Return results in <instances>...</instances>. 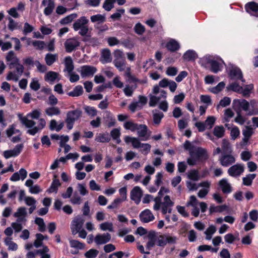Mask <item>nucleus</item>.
I'll use <instances>...</instances> for the list:
<instances>
[{
    "mask_svg": "<svg viewBox=\"0 0 258 258\" xmlns=\"http://www.w3.org/2000/svg\"><path fill=\"white\" fill-rule=\"evenodd\" d=\"M27 172L24 168H21L18 172L14 173L10 178L12 181H17L19 180H24L27 177Z\"/></svg>",
    "mask_w": 258,
    "mask_h": 258,
    "instance_id": "obj_26",
    "label": "nucleus"
},
{
    "mask_svg": "<svg viewBox=\"0 0 258 258\" xmlns=\"http://www.w3.org/2000/svg\"><path fill=\"white\" fill-rule=\"evenodd\" d=\"M229 76L232 80H240L242 82H244L241 70L237 67H233L231 69L229 72Z\"/></svg>",
    "mask_w": 258,
    "mask_h": 258,
    "instance_id": "obj_27",
    "label": "nucleus"
},
{
    "mask_svg": "<svg viewBox=\"0 0 258 258\" xmlns=\"http://www.w3.org/2000/svg\"><path fill=\"white\" fill-rule=\"evenodd\" d=\"M78 17L76 13L71 14L60 20V24L61 25H66L71 23L74 19Z\"/></svg>",
    "mask_w": 258,
    "mask_h": 258,
    "instance_id": "obj_42",
    "label": "nucleus"
},
{
    "mask_svg": "<svg viewBox=\"0 0 258 258\" xmlns=\"http://www.w3.org/2000/svg\"><path fill=\"white\" fill-rule=\"evenodd\" d=\"M152 112L154 123L158 125L160 123L162 118L164 117V114L162 112L158 110H154Z\"/></svg>",
    "mask_w": 258,
    "mask_h": 258,
    "instance_id": "obj_41",
    "label": "nucleus"
},
{
    "mask_svg": "<svg viewBox=\"0 0 258 258\" xmlns=\"http://www.w3.org/2000/svg\"><path fill=\"white\" fill-rule=\"evenodd\" d=\"M197 57L196 53L193 50H188L183 55L184 59L186 60H194Z\"/></svg>",
    "mask_w": 258,
    "mask_h": 258,
    "instance_id": "obj_55",
    "label": "nucleus"
},
{
    "mask_svg": "<svg viewBox=\"0 0 258 258\" xmlns=\"http://www.w3.org/2000/svg\"><path fill=\"white\" fill-rule=\"evenodd\" d=\"M219 185L225 194H229L232 191V187L226 178L220 180L219 182Z\"/></svg>",
    "mask_w": 258,
    "mask_h": 258,
    "instance_id": "obj_34",
    "label": "nucleus"
},
{
    "mask_svg": "<svg viewBox=\"0 0 258 258\" xmlns=\"http://www.w3.org/2000/svg\"><path fill=\"white\" fill-rule=\"evenodd\" d=\"M114 63L119 71L125 70L126 61L122 51L117 49L114 51Z\"/></svg>",
    "mask_w": 258,
    "mask_h": 258,
    "instance_id": "obj_7",
    "label": "nucleus"
},
{
    "mask_svg": "<svg viewBox=\"0 0 258 258\" xmlns=\"http://www.w3.org/2000/svg\"><path fill=\"white\" fill-rule=\"evenodd\" d=\"M222 148L223 152L225 153H231L232 152L231 146L229 141L226 139L222 140Z\"/></svg>",
    "mask_w": 258,
    "mask_h": 258,
    "instance_id": "obj_54",
    "label": "nucleus"
},
{
    "mask_svg": "<svg viewBox=\"0 0 258 258\" xmlns=\"http://www.w3.org/2000/svg\"><path fill=\"white\" fill-rule=\"evenodd\" d=\"M216 227L213 225H210L204 232L206 235V239L208 240H211L212 238L213 235L216 232Z\"/></svg>",
    "mask_w": 258,
    "mask_h": 258,
    "instance_id": "obj_44",
    "label": "nucleus"
},
{
    "mask_svg": "<svg viewBox=\"0 0 258 258\" xmlns=\"http://www.w3.org/2000/svg\"><path fill=\"white\" fill-rule=\"evenodd\" d=\"M134 30L136 34L141 35L145 32V27L141 23H137L134 26Z\"/></svg>",
    "mask_w": 258,
    "mask_h": 258,
    "instance_id": "obj_53",
    "label": "nucleus"
},
{
    "mask_svg": "<svg viewBox=\"0 0 258 258\" xmlns=\"http://www.w3.org/2000/svg\"><path fill=\"white\" fill-rule=\"evenodd\" d=\"M58 76V73L53 71H49L45 74L44 80L46 82L53 83L57 79Z\"/></svg>",
    "mask_w": 258,
    "mask_h": 258,
    "instance_id": "obj_37",
    "label": "nucleus"
},
{
    "mask_svg": "<svg viewBox=\"0 0 258 258\" xmlns=\"http://www.w3.org/2000/svg\"><path fill=\"white\" fill-rule=\"evenodd\" d=\"M244 171V166L242 164H236L231 166L228 170L229 175L232 177L240 176Z\"/></svg>",
    "mask_w": 258,
    "mask_h": 258,
    "instance_id": "obj_13",
    "label": "nucleus"
},
{
    "mask_svg": "<svg viewBox=\"0 0 258 258\" xmlns=\"http://www.w3.org/2000/svg\"><path fill=\"white\" fill-rule=\"evenodd\" d=\"M90 19L92 22H98V23H103L105 21V16L97 14L95 15H93L90 17Z\"/></svg>",
    "mask_w": 258,
    "mask_h": 258,
    "instance_id": "obj_60",
    "label": "nucleus"
},
{
    "mask_svg": "<svg viewBox=\"0 0 258 258\" xmlns=\"http://www.w3.org/2000/svg\"><path fill=\"white\" fill-rule=\"evenodd\" d=\"M81 42L77 37L67 39L64 43L66 52L68 53L76 50L80 45Z\"/></svg>",
    "mask_w": 258,
    "mask_h": 258,
    "instance_id": "obj_11",
    "label": "nucleus"
},
{
    "mask_svg": "<svg viewBox=\"0 0 258 258\" xmlns=\"http://www.w3.org/2000/svg\"><path fill=\"white\" fill-rule=\"evenodd\" d=\"M27 215L26 208L24 207H20L17 209L13 216L17 218L18 222H24V223H25L27 221Z\"/></svg>",
    "mask_w": 258,
    "mask_h": 258,
    "instance_id": "obj_16",
    "label": "nucleus"
},
{
    "mask_svg": "<svg viewBox=\"0 0 258 258\" xmlns=\"http://www.w3.org/2000/svg\"><path fill=\"white\" fill-rule=\"evenodd\" d=\"M111 239V235L109 233L98 234L95 237L94 240L97 244H103L108 242Z\"/></svg>",
    "mask_w": 258,
    "mask_h": 258,
    "instance_id": "obj_33",
    "label": "nucleus"
},
{
    "mask_svg": "<svg viewBox=\"0 0 258 258\" xmlns=\"http://www.w3.org/2000/svg\"><path fill=\"white\" fill-rule=\"evenodd\" d=\"M185 150L189 152V157L187 159V163L190 166L197 164L200 161L205 160L208 158L207 151L195 145L188 141L183 144Z\"/></svg>",
    "mask_w": 258,
    "mask_h": 258,
    "instance_id": "obj_1",
    "label": "nucleus"
},
{
    "mask_svg": "<svg viewBox=\"0 0 258 258\" xmlns=\"http://www.w3.org/2000/svg\"><path fill=\"white\" fill-rule=\"evenodd\" d=\"M169 191V190L167 188L164 187H161L158 192V196L154 200L155 204L153 209L158 211L161 208L162 213L164 215L170 213L174 205V202L171 201L169 196L166 195L163 197L164 194L168 193Z\"/></svg>",
    "mask_w": 258,
    "mask_h": 258,
    "instance_id": "obj_2",
    "label": "nucleus"
},
{
    "mask_svg": "<svg viewBox=\"0 0 258 258\" xmlns=\"http://www.w3.org/2000/svg\"><path fill=\"white\" fill-rule=\"evenodd\" d=\"M35 223L38 226V230L40 232L45 231V224L42 218L37 217L35 219Z\"/></svg>",
    "mask_w": 258,
    "mask_h": 258,
    "instance_id": "obj_52",
    "label": "nucleus"
},
{
    "mask_svg": "<svg viewBox=\"0 0 258 258\" xmlns=\"http://www.w3.org/2000/svg\"><path fill=\"white\" fill-rule=\"evenodd\" d=\"M141 221L144 223H148L153 221L155 217L151 211L149 209H146L140 215Z\"/></svg>",
    "mask_w": 258,
    "mask_h": 258,
    "instance_id": "obj_29",
    "label": "nucleus"
},
{
    "mask_svg": "<svg viewBox=\"0 0 258 258\" xmlns=\"http://www.w3.org/2000/svg\"><path fill=\"white\" fill-rule=\"evenodd\" d=\"M9 23L8 24V29L13 31L15 29L19 28L18 23L15 22L12 18L9 17L8 18Z\"/></svg>",
    "mask_w": 258,
    "mask_h": 258,
    "instance_id": "obj_59",
    "label": "nucleus"
},
{
    "mask_svg": "<svg viewBox=\"0 0 258 258\" xmlns=\"http://www.w3.org/2000/svg\"><path fill=\"white\" fill-rule=\"evenodd\" d=\"M42 5L45 7L44 14L46 16L50 15L55 7V3L53 0H43Z\"/></svg>",
    "mask_w": 258,
    "mask_h": 258,
    "instance_id": "obj_22",
    "label": "nucleus"
},
{
    "mask_svg": "<svg viewBox=\"0 0 258 258\" xmlns=\"http://www.w3.org/2000/svg\"><path fill=\"white\" fill-rule=\"evenodd\" d=\"M89 22L86 17L82 16L74 22L73 28L75 31H79L78 33L81 36H86L89 31Z\"/></svg>",
    "mask_w": 258,
    "mask_h": 258,
    "instance_id": "obj_6",
    "label": "nucleus"
},
{
    "mask_svg": "<svg viewBox=\"0 0 258 258\" xmlns=\"http://www.w3.org/2000/svg\"><path fill=\"white\" fill-rule=\"evenodd\" d=\"M138 125V123H136L133 121H127L124 122L123 123V127L125 129L130 130L133 132L136 131Z\"/></svg>",
    "mask_w": 258,
    "mask_h": 258,
    "instance_id": "obj_47",
    "label": "nucleus"
},
{
    "mask_svg": "<svg viewBox=\"0 0 258 258\" xmlns=\"http://www.w3.org/2000/svg\"><path fill=\"white\" fill-rule=\"evenodd\" d=\"M211 185V182L205 181L201 182L199 184V187H203V188L199 190L198 196L200 198H204L208 194L209 188Z\"/></svg>",
    "mask_w": 258,
    "mask_h": 258,
    "instance_id": "obj_24",
    "label": "nucleus"
},
{
    "mask_svg": "<svg viewBox=\"0 0 258 258\" xmlns=\"http://www.w3.org/2000/svg\"><path fill=\"white\" fill-rule=\"evenodd\" d=\"M23 148L22 144H18L13 150H6L3 152V156L6 159L18 156Z\"/></svg>",
    "mask_w": 258,
    "mask_h": 258,
    "instance_id": "obj_14",
    "label": "nucleus"
},
{
    "mask_svg": "<svg viewBox=\"0 0 258 258\" xmlns=\"http://www.w3.org/2000/svg\"><path fill=\"white\" fill-rule=\"evenodd\" d=\"M232 106L235 110H243L247 115L258 114V106L254 100H251L248 102L245 99H234Z\"/></svg>",
    "mask_w": 258,
    "mask_h": 258,
    "instance_id": "obj_3",
    "label": "nucleus"
},
{
    "mask_svg": "<svg viewBox=\"0 0 258 258\" xmlns=\"http://www.w3.org/2000/svg\"><path fill=\"white\" fill-rule=\"evenodd\" d=\"M254 133V129L250 126H246L242 130V134L244 136L242 139L241 145L243 146L246 145L248 141L251 136Z\"/></svg>",
    "mask_w": 258,
    "mask_h": 258,
    "instance_id": "obj_19",
    "label": "nucleus"
},
{
    "mask_svg": "<svg viewBox=\"0 0 258 258\" xmlns=\"http://www.w3.org/2000/svg\"><path fill=\"white\" fill-rule=\"evenodd\" d=\"M124 141L127 145H131L135 149H139L142 143L138 138L126 136L124 137Z\"/></svg>",
    "mask_w": 258,
    "mask_h": 258,
    "instance_id": "obj_21",
    "label": "nucleus"
},
{
    "mask_svg": "<svg viewBox=\"0 0 258 258\" xmlns=\"http://www.w3.org/2000/svg\"><path fill=\"white\" fill-rule=\"evenodd\" d=\"M83 92V88L81 86H76L74 89L69 93V95L70 96H79L81 95Z\"/></svg>",
    "mask_w": 258,
    "mask_h": 258,
    "instance_id": "obj_56",
    "label": "nucleus"
},
{
    "mask_svg": "<svg viewBox=\"0 0 258 258\" xmlns=\"http://www.w3.org/2000/svg\"><path fill=\"white\" fill-rule=\"evenodd\" d=\"M60 186V183L58 179L55 178L53 179L50 187L47 190L48 193L57 192L58 187Z\"/></svg>",
    "mask_w": 258,
    "mask_h": 258,
    "instance_id": "obj_43",
    "label": "nucleus"
},
{
    "mask_svg": "<svg viewBox=\"0 0 258 258\" xmlns=\"http://www.w3.org/2000/svg\"><path fill=\"white\" fill-rule=\"evenodd\" d=\"M85 219L81 216H78L74 218L71 224V230L73 235L79 234V236L85 238L87 236L86 231L83 229Z\"/></svg>",
    "mask_w": 258,
    "mask_h": 258,
    "instance_id": "obj_5",
    "label": "nucleus"
},
{
    "mask_svg": "<svg viewBox=\"0 0 258 258\" xmlns=\"http://www.w3.org/2000/svg\"><path fill=\"white\" fill-rule=\"evenodd\" d=\"M166 92L164 90H161L159 95H151L150 97L149 105L154 107L157 103L161 99H165L166 98Z\"/></svg>",
    "mask_w": 258,
    "mask_h": 258,
    "instance_id": "obj_18",
    "label": "nucleus"
},
{
    "mask_svg": "<svg viewBox=\"0 0 258 258\" xmlns=\"http://www.w3.org/2000/svg\"><path fill=\"white\" fill-rule=\"evenodd\" d=\"M198 205V201L195 196H191L189 198V201L187 203V206H191L193 207L191 211V214L193 216L197 217L199 215V210L197 207Z\"/></svg>",
    "mask_w": 258,
    "mask_h": 258,
    "instance_id": "obj_20",
    "label": "nucleus"
},
{
    "mask_svg": "<svg viewBox=\"0 0 258 258\" xmlns=\"http://www.w3.org/2000/svg\"><path fill=\"white\" fill-rule=\"evenodd\" d=\"M151 146L148 143H142L140 146L141 152L144 154L147 155L151 150Z\"/></svg>",
    "mask_w": 258,
    "mask_h": 258,
    "instance_id": "obj_62",
    "label": "nucleus"
},
{
    "mask_svg": "<svg viewBox=\"0 0 258 258\" xmlns=\"http://www.w3.org/2000/svg\"><path fill=\"white\" fill-rule=\"evenodd\" d=\"M111 53L109 49H103L101 52L100 61L103 63H108L111 61Z\"/></svg>",
    "mask_w": 258,
    "mask_h": 258,
    "instance_id": "obj_31",
    "label": "nucleus"
},
{
    "mask_svg": "<svg viewBox=\"0 0 258 258\" xmlns=\"http://www.w3.org/2000/svg\"><path fill=\"white\" fill-rule=\"evenodd\" d=\"M226 206H211L209 209V212L210 214H212L213 213H221L224 211L226 209Z\"/></svg>",
    "mask_w": 258,
    "mask_h": 258,
    "instance_id": "obj_58",
    "label": "nucleus"
},
{
    "mask_svg": "<svg viewBox=\"0 0 258 258\" xmlns=\"http://www.w3.org/2000/svg\"><path fill=\"white\" fill-rule=\"evenodd\" d=\"M255 174H248L245 177L242 178L243 184L246 186H249L251 184L252 180L255 177Z\"/></svg>",
    "mask_w": 258,
    "mask_h": 258,
    "instance_id": "obj_49",
    "label": "nucleus"
},
{
    "mask_svg": "<svg viewBox=\"0 0 258 258\" xmlns=\"http://www.w3.org/2000/svg\"><path fill=\"white\" fill-rule=\"evenodd\" d=\"M4 243L9 250L16 251L18 248L17 244L13 241L12 237H6L4 239Z\"/></svg>",
    "mask_w": 258,
    "mask_h": 258,
    "instance_id": "obj_35",
    "label": "nucleus"
},
{
    "mask_svg": "<svg viewBox=\"0 0 258 258\" xmlns=\"http://www.w3.org/2000/svg\"><path fill=\"white\" fill-rule=\"evenodd\" d=\"M64 126L63 122H61L59 124H57L56 121L55 119H52L49 123V129L51 131L55 130L57 132L60 131Z\"/></svg>",
    "mask_w": 258,
    "mask_h": 258,
    "instance_id": "obj_40",
    "label": "nucleus"
},
{
    "mask_svg": "<svg viewBox=\"0 0 258 258\" xmlns=\"http://www.w3.org/2000/svg\"><path fill=\"white\" fill-rule=\"evenodd\" d=\"M15 68L16 72L11 71L8 73L6 78L8 81L13 80L17 82L22 75L24 70L22 64H18Z\"/></svg>",
    "mask_w": 258,
    "mask_h": 258,
    "instance_id": "obj_12",
    "label": "nucleus"
},
{
    "mask_svg": "<svg viewBox=\"0 0 258 258\" xmlns=\"http://www.w3.org/2000/svg\"><path fill=\"white\" fill-rule=\"evenodd\" d=\"M142 195L143 192L141 188L139 186H136L131 192V198L136 204H138L141 201Z\"/></svg>",
    "mask_w": 258,
    "mask_h": 258,
    "instance_id": "obj_25",
    "label": "nucleus"
},
{
    "mask_svg": "<svg viewBox=\"0 0 258 258\" xmlns=\"http://www.w3.org/2000/svg\"><path fill=\"white\" fill-rule=\"evenodd\" d=\"M95 67L90 66H84L81 68L80 73L82 78L92 76L96 72Z\"/></svg>",
    "mask_w": 258,
    "mask_h": 258,
    "instance_id": "obj_17",
    "label": "nucleus"
},
{
    "mask_svg": "<svg viewBox=\"0 0 258 258\" xmlns=\"http://www.w3.org/2000/svg\"><path fill=\"white\" fill-rule=\"evenodd\" d=\"M205 60L210 64L211 70L214 73H217L221 70L224 61L221 59H215L208 56L205 58Z\"/></svg>",
    "mask_w": 258,
    "mask_h": 258,
    "instance_id": "obj_9",
    "label": "nucleus"
},
{
    "mask_svg": "<svg viewBox=\"0 0 258 258\" xmlns=\"http://www.w3.org/2000/svg\"><path fill=\"white\" fill-rule=\"evenodd\" d=\"M58 55L57 54L47 53L45 56V61L47 65L51 66L57 60Z\"/></svg>",
    "mask_w": 258,
    "mask_h": 258,
    "instance_id": "obj_38",
    "label": "nucleus"
},
{
    "mask_svg": "<svg viewBox=\"0 0 258 258\" xmlns=\"http://www.w3.org/2000/svg\"><path fill=\"white\" fill-rule=\"evenodd\" d=\"M216 118L213 116H208L205 121L206 126L207 128L211 129L214 124Z\"/></svg>",
    "mask_w": 258,
    "mask_h": 258,
    "instance_id": "obj_61",
    "label": "nucleus"
},
{
    "mask_svg": "<svg viewBox=\"0 0 258 258\" xmlns=\"http://www.w3.org/2000/svg\"><path fill=\"white\" fill-rule=\"evenodd\" d=\"M166 47L168 50L171 51H174L179 48V44L177 41L172 39L167 43Z\"/></svg>",
    "mask_w": 258,
    "mask_h": 258,
    "instance_id": "obj_45",
    "label": "nucleus"
},
{
    "mask_svg": "<svg viewBox=\"0 0 258 258\" xmlns=\"http://www.w3.org/2000/svg\"><path fill=\"white\" fill-rule=\"evenodd\" d=\"M234 112L230 108H227L225 110L223 115V122H229L230 118L234 116Z\"/></svg>",
    "mask_w": 258,
    "mask_h": 258,
    "instance_id": "obj_48",
    "label": "nucleus"
},
{
    "mask_svg": "<svg viewBox=\"0 0 258 258\" xmlns=\"http://www.w3.org/2000/svg\"><path fill=\"white\" fill-rule=\"evenodd\" d=\"M119 196L114 200V206L119 205L126 200V188L123 187L120 188L119 189Z\"/></svg>",
    "mask_w": 258,
    "mask_h": 258,
    "instance_id": "obj_30",
    "label": "nucleus"
},
{
    "mask_svg": "<svg viewBox=\"0 0 258 258\" xmlns=\"http://www.w3.org/2000/svg\"><path fill=\"white\" fill-rule=\"evenodd\" d=\"M84 110L87 114L91 117H94L97 115V110L94 107L87 106L84 107Z\"/></svg>",
    "mask_w": 258,
    "mask_h": 258,
    "instance_id": "obj_64",
    "label": "nucleus"
},
{
    "mask_svg": "<svg viewBox=\"0 0 258 258\" xmlns=\"http://www.w3.org/2000/svg\"><path fill=\"white\" fill-rule=\"evenodd\" d=\"M81 115L82 111L79 109L70 111L67 113L66 122L68 130L73 128L75 121L79 119Z\"/></svg>",
    "mask_w": 258,
    "mask_h": 258,
    "instance_id": "obj_8",
    "label": "nucleus"
},
{
    "mask_svg": "<svg viewBox=\"0 0 258 258\" xmlns=\"http://www.w3.org/2000/svg\"><path fill=\"white\" fill-rule=\"evenodd\" d=\"M6 59L10 69L16 68L18 64H21L19 62V59L16 56L15 52L13 50L10 51L6 57Z\"/></svg>",
    "mask_w": 258,
    "mask_h": 258,
    "instance_id": "obj_15",
    "label": "nucleus"
},
{
    "mask_svg": "<svg viewBox=\"0 0 258 258\" xmlns=\"http://www.w3.org/2000/svg\"><path fill=\"white\" fill-rule=\"evenodd\" d=\"M33 46L37 50H42L45 46V43L43 41L34 40L31 42Z\"/></svg>",
    "mask_w": 258,
    "mask_h": 258,
    "instance_id": "obj_63",
    "label": "nucleus"
},
{
    "mask_svg": "<svg viewBox=\"0 0 258 258\" xmlns=\"http://www.w3.org/2000/svg\"><path fill=\"white\" fill-rule=\"evenodd\" d=\"M20 120L23 124L30 128L27 131V133L32 136L40 132L46 125V121L43 118L39 119L38 124L37 126H35L36 122L34 121L28 119L25 117L21 118Z\"/></svg>",
    "mask_w": 258,
    "mask_h": 258,
    "instance_id": "obj_4",
    "label": "nucleus"
},
{
    "mask_svg": "<svg viewBox=\"0 0 258 258\" xmlns=\"http://www.w3.org/2000/svg\"><path fill=\"white\" fill-rule=\"evenodd\" d=\"M45 113L49 116H52L59 115L60 110L57 107H50L46 108Z\"/></svg>",
    "mask_w": 258,
    "mask_h": 258,
    "instance_id": "obj_39",
    "label": "nucleus"
},
{
    "mask_svg": "<svg viewBox=\"0 0 258 258\" xmlns=\"http://www.w3.org/2000/svg\"><path fill=\"white\" fill-rule=\"evenodd\" d=\"M225 130L222 126H216L213 130L214 135L218 138H222L224 134Z\"/></svg>",
    "mask_w": 258,
    "mask_h": 258,
    "instance_id": "obj_50",
    "label": "nucleus"
},
{
    "mask_svg": "<svg viewBox=\"0 0 258 258\" xmlns=\"http://www.w3.org/2000/svg\"><path fill=\"white\" fill-rule=\"evenodd\" d=\"M221 164L223 166H228L235 162V159L232 155H223L219 159Z\"/></svg>",
    "mask_w": 258,
    "mask_h": 258,
    "instance_id": "obj_28",
    "label": "nucleus"
},
{
    "mask_svg": "<svg viewBox=\"0 0 258 258\" xmlns=\"http://www.w3.org/2000/svg\"><path fill=\"white\" fill-rule=\"evenodd\" d=\"M177 238L176 236L169 234L160 235L157 238L156 243L160 247H164L167 244H174L176 243Z\"/></svg>",
    "mask_w": 258,
    "mask_h": 258,
    "instance_id": "obj_10",
    "label": "nucleus"
},
{
    "mask_svg": "<svg viewBox=\"0 0 258 258\" xmlns=\"http://www.w3.org/2000/svg\"><path fill=\"white\" fill-rule=\"evenodd\" d=\"M245 9L251 15L258 17V4L255 2H250L245 5Z\"/></svg>",
    "mask_w": 258,
    "mask_h": 258,
    "instance_id": "obj_32",
    "label": "nucleus"
},
{
    "mask_svg": "<svg viewBox=\"0 0 258 258\" xmlns=\"http://www.w3.org/2000/svg\"><path fill=\"white\" fill-rule=\"evenodd\" d=\"M187 177L189 179L194 181H198L200 178L199 172L196 170H192L187 173Z\"/></svg>",
    "mask_w": 258,
    "mask_h": 258,
    "instance_id": "obj_51",
    "label": "nucleus"
},
{
    "mask_svg": "<svg viewBox=\"0 0 258 258\" xmlns=\"http://www.w3.org/2000/svg\"><path fill=\"white\" fill-rule=\"evenodd\" d=\"M64 66L65 69L64 71H66L68 72V73H71L73 72V71L74 69V66L73 61V59L71 56H67L64 58Z\"/></svg>",
    "mask_w": 258,
    "mask_h": 258,
    "instance_id": "obj_36",
    "label": "nucleus"
},
{
    "mask_svg": "<svg viewBox=\"0 0 258 258\" xmlns=\"http://www.w3.org/2000/svg\"><path fill=\"white\" fill-rule=\"evenodd\" d=\"M36 239L34 242V245L35 247L38 248L42 245V241L44 239V235L40 233L36 234Z\"/></svg>",
    "mask_w": 258,
    "mask_h": 258,
    "instance_id": "obj_57",
    "label": "nucleus"
},
{
    "mask_svg": "<svg viewBox=\"0 0 258 258\" xmlns=\"http://www.w3.org/2000/svg\"><path fill=\"white\" fill-rule=\"evenodd\" d=\"M136 131L137 132L139 137L141 138L142 141H147L149 139V137L147 136L148 127L146 125L138 124Z\"/></svg>",
    "mask_w": 258,
    "mask_h": 258,
    "instance_id": "obj_23",
    "label": "nucleus"
},
{
    "mask_svg": "<svg viewBox=\"0 0 258 258\" xmlns=\"http://www.w3.org/2000/svg\"><path fill=\"white\" fill-rule=\"evenodd\" d=\"M110 140V137L108 134H99L97 135L95 138V141L98 142L105 143L108 142Z\"/></svg>",
    "mask_w": 258,
    "mask_h": 258,
    "instance_id": "obj_46",
    "label": "nucleus"
}]
</instances>
